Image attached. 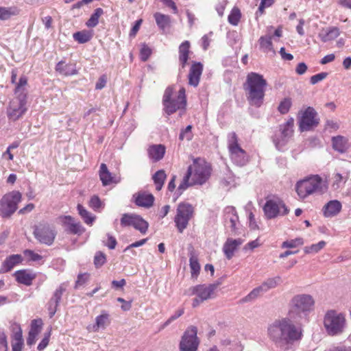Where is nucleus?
I'll list each match as a JSON object with an SVG mask.
<instances>
[{
	"label": "nucleus",
	"instance_id": "nucleus-1",
	"mask_svg": "<svg viewBox=\"0 0 351 351\" xmlns=\"http://www.w3.org/2000/svg\"><path fill=\"white\" fill-rule=\"evenodd\" d=\"M291 319L276 320L268 328L269 337L283 350H289L302 337L301 328L295 326Z\"/></svg>",
	"mask_w": 351,
	"mask_h": 351
},
{
	"label": "nucleus",
	"instance_id": "nucleus-2",
	"mask_svg": "<svg viewBox=\"0 0 351 351\" xmlns=\"http://www.w3.org/2000/svg\"><path fill=\"white\" fill-rule=\"evenodd\" d=\"M210 174L211 167L208 162L200 158L195 159L193 165L189 167L178 190L182 193L191 186L202 185L209 179Z\"/></svg>",
	"mask_w": 351,
	"mask_h": 351
},
{
	"label": "nucleus",
	"instance_id": "nucleus-3",
	"mask_svg": "<svg viewBox=\"0 0 351 351\" xmlns=\"http://www.w3.org/2000/svg\"><path fill=\"white\" fill-rule=\"evenodd\" d=\"M267 86V81L262 75L255 72L247 74L243 88L250 105L261 106L263 102Z\"/></svg>",
	"mask_w": 351,
	"mask_h": 351
},
{
	"label": "nucleus",
	"instance_id": "nucleus-4",
	"mask_svg": "<svg viewBox=\"0 0 351 351\" xmlns=\"http://www.w3.org/2000/svg\"><path fill=\"white\" fill-rule=\"evenodd\" d=\"M27 77L25 76L21 77L14 90L16 97L10 102L7 114L9 119L13 121L22 117L27 111Z\"/></svg>",
	"mask_w": 351,
	"mask_h": 351
},
{
	"label": "nucleus",
	"instance_id": "nucleus-5",
	"mask_svg": "<svg viewBox=\"0 0 351 351\" xmlns=\"http://www.w3.org/2000/svg\"><path fill=\"white\" fill-rule=\"evenodd\" d=\"M315 300L308 294H298L289 302V316L293 319L305 318L314 308Z\"/></svg>",
	"mask_w": 351,
	"mask_h": 351
},
{
	"label": "nucleus",
	"instance_id": "nucleus-6",
	"mask_svg": "<svg viewBox=\"0 0 351 351\" xmlns=\"http://www.w3.org/2000/svg\"><path fill=\"white\" fill-rule=\"evenodd\" d=\"M173 88L169 86L166 88L162 103L164 110L168 114L174 113L177 110H184L186 106V99L184 88H181L176 97H173Z\"/></svg>",
	"mask_w": 351,
	"mask_h": 351
},
{
	"label": "nucleus",
	"instance_id": "nucleus-7",
	"mask_svg": "<svg viewBox=\"0 0 351 351\" xmlns=\"http://www.w3.org/2000/svg\"><path fill=\"white\" fill-rule=\"evenodd\" d=\"M324 326L329 335L342 334L346 327L345 315L335 310L327 311L324 318Z\"/></svg>",
	"mask_w": 351,
	"mask_h": 351
},
{
	"label": "nucleus",
	"instance_id": "nucleus-8",
	"mask_svg": "<svg viewBox=\"0 0 351 351\" xmlns=\"http://www.w3.org/2000/svg\"><path fill=\"white\" fill-rule=\"evenodd\" d=\"M228 147L230 159L234 164L243 167L249 162V156L239 145L237 136L234 132L228 134Z\"/></svg>",
	"mask_w": 351,
	"mask_h": 351
},
{
	"label": "nucleus",
	"instance_id": "nucleus-9",
	"mask_svg": "<svg viewBox=\"0 0 351 351\" xmlns=\"http://www.w3.org/2000/svg\"><path fill=\"white\" fill-rule=\"evenodd\" d=\"M21 199V193L17 191L5 194L0 199V216L3 218L11 217L17 210Z\"/></svg>",
	"mask_w": 351,
	"mask_h": 351
},
{
	"label": "nucleus",
	"instance_id": "nucleus-10",
	"mask_svg": "<svg viewBox=\"0 0 351 351\" xmlns=\"http://www.w3.org/2000/svg\"><path fill=\"white\" fill-rule=\"evenodd\" d=\"M217 286V284L199 285L190 287L185 293L189 296L196 295L192 303L193 307L195 308L204 301L213 298Z\"/></svg>",
	"mask_w": 351,
	"mask_h": 351
},
{
	"label": "nucleus",
	"instance_id": "nucleus-11",
	"mask_svg": "<svg viewBox=\"0 0 351 351\" xmlns=\"http://www.w3.org/2000/svg\"><path fill=\"white\" fill-rule=\"evenodd\" d=\"M266 219H271L288 214L289 210L283 201L278 197H267L263 207Z\"/></svg>",
	"mask_w": 351,
	"mask_h": 351
},
{
	"label": "nucleus",
	"instance_id": "nucleus-12",
	"mask_svg": "<svg viewBox=\"0 0 351 351\" xmlns=\"http://www.w3.org/2000/svg\"><path fill=\"white\" fill-rule=\"evenodd\" d=\"M323 181L319 176H313L298 182L296 191L300 198H305L309 195L320 191Z\"/></svg>",
	"mask_w": 351,
	"mask_h": 351
},
{
	"label": "nucleus",
	"instance_id": "nucleus-13",
	"mask_svg": "<svg viewBox=\"0 0 351 351\" xmlns=\"http://www.w3.org/2000/svg\"><path fill=\"white\" fill-rule=\"evenodd\" d=\"M193 213L194 208L189 203L182 202L178 205L174 221L180 233L187 228L189 221L193 217Z\"/></svg>",
	"mask_w": 351,
	"mask_h": 351
},
{
	"label": "nucleus",
	"instance_id": "nucleus-14",
	"mask_svg": "<svg viewBox=\"0 0 351 351\" xmlns=\"http://www.w3.org/2000/svg\"><path fill=\"white\" fill-rule=\"evenodd\" d=\"M319 123L317 112L312 107H307L299 112V129L301 132L310 131L316 128Z\"/></svg>",
	"mask_w": 351,
	"mask_h": 351
},
{
	"label": "nucleus",
	"instance_id": "nucleus-15",
	"mask_svg": "<svg viewBox=\"0 0 351 351\" xmlns=\"http://www.w3.org/2000/svg\"><path fill=\"white\" fill-rule=\"evenodd\" d=\"M197 328L194 326L187 328L180 343V351H196L199 341L197 337Z\"/></svg>",
	"mask_w": 351,
	"mask_h": 351
},
{
	"label": "nucleus",
	"instance_id": "nucleus-16",
	"mask_svg": "<svg viewBox=\"0 0 351 351\" xmlns=\"http://www.w3.org/2000/svg\"><path fill=\"white\" fill-rule=\"evenodd\" d=\"M294 119L289 118L284 124L280 126V134L274 138V143L278 149L285 146L293 133Z\"/></svg>",
	"mask_w": 351,
	"mask_h": 351
},
{
	"label": "nucleus",
	"instance_id": "nucleus-17",
	"mask_svg": "<svg viewBox=\"0 0 351 351\" xmlns=\"http://www.w3.org/2000/svg\"><path fill=\"white\" fill-rule=\"evenodd\" d=\"M34 234L40 243L51 245L54 241L56 232L50 226L40 224L36 227Z\"/></svg>",
	"mask_w": 351,
	"mask_h": 351
},
{
	"label": "nucleus",
	"instance_id": "nucleus-18",
	"mask_svg": "<svg viewBox=\"0 0 351 351\" xmlns=\"http://www.w3.org/2000/svg\"><path fill=\"white\" fill-rule=\"evenodd\" d=\"M121 224L123 226H132L142 234L146 233L149 226L148 223L141 217L134 214H123L121 219Z\"/></svg>",
	"mask_w": 351,
	"mask_h": 351
},
{
	"label": "nucleus",
	"instance_id": "nucleus-19",
	"mask_svg": "<svg viewBox=\"0 0 351 351\" xmlns=\"http://www.w3.org/2000/svg\"><path fill=\"white\" fill-rule=\"evenodd\" d=\"M224 220L227 227L230 228L232 234H236L239 224V217L234 207L228 206L224 210Z\"/></svg>",
	"mask_w": 351,
	"mask_h": 351
},
{
	"label": "nucleus",
	"instance_id": "nucleus-20",
	"mask_svg": "<svg viewBox=\"0 0 351 351\" xmlns=\"http://www.w3.org/2000/svg\"><path fill=\"white\" fill-rule=\"evenodd\" d=\"M243 243V240L241 239H233L228 238L223 246V252L226 257L230 260L231 259L234 254V252L237 250L238 247Z\"/></svg>",
	"mask_w": 351,
	"mask_h": 351
},
{
	"label": "nucleus",
	"instance_id": "nucleus-21",
	"mask_svg": "<svg viewBox=\"0 0 351 351\" xmlns=\"http://www.w3.org/2000/svg\"><path fill=\"white\" fill-rule=\"evenodd\" d=\"M203 71V66L199 62H195L192 64L189 73V84L191 86L196 87L198 86L200 77Z\"/></svg>",
	"mask_w": 351,
	"mask_h": 351
},
{
	"label": "nucleus",
	"instance_id": "nucleus-22",
	"mask_svg": "<svg viewBox=\"0 0 351 351\" xmlns=\"http://www.w3.org/2000/svg\"><path fill=\"white\" fill-rule=\"evenodd\" d=\"M62 223L67 226L66 231L74 234H82L84 232V228L80 222H77L71 216H64Z\"/></svg>",
	"mask_w": 351,
	"mask_h": 351
},
{
	"label": "nucleus",
	"instance_id": "nucleus-23",
	"mask_svg": "<svg viewBox=\"0 0 351 351\" xmlns=\"http://www.w3.org/2000/svg\"><path fill=\"white\" fill-rule=\"evenodd\" d=\"M99 178L104 186H107L112 183H118L120 178L117 176H113L108 171L106 164L102 163L99 169Z\"/></svg>",
	"mask_w": 351,
	"mask_h": 351
},
{
	"label": "nucleus",
	"instance_id": "nucleus-24",
	"mask_svg": "<svg viewBox=\"0 0 351 351\" xmlns=\"http://www.w3.org/2000/svg\"><path fill=\"white\" fill-rule=\"evenodd\" d=\"M165 147L162 145H153L147 149L149 158L153 162H158L163 158L165 154Z\"/></svg>",
	"mask_w": 351,
	"mask_h": 351
},
{
	"label": "nucleus",
	"instance_id": "nucleus-25",
	"mask_svg": "<svg viewBox=\"0 0 351 351\" xmlns=\"http://www.w3.org/2000/svg\"><path fill=\"white\" fill-rule=\"evenodd\" d=\"M341 209V204L337 200H332L324 207V215L326 217H333L337 215Z\"/></svg>",
	"mask_w": 351,
	"mask_h": 351
},
{
	"label": "nucleus",
	"instance_id": "nucleus-26",
	"mask_svg": "<svg viewBox=\"0 0 351 351\" xmlns=\"http://www.w3.org/2000/svg\"><path fill=\"white\" fill-rule=\"evenodd\" d=\"M189 263L191 270V276L196 278L200 271V265L198 262L195 251L193 247L189 248Z\"/></svg>",
	"mask_w": 351,
	"mask_h": 351
},
{
	"label": "nucleus",
	"instance_id": "nucleus-27",
	"mask_svg": "<svg viewBox=\"0 0 351 351\" xmlns=\"http://www.w3.org/2000/svg\"><path fill=\"white\" fill-rule=\"evenodd\" d=\"M154 197L149 193H140L135 199L136 205L149 208L153 205Z\"/></svg>",
	"mask_w": 351,
	"mask_h": 351
},
{
	"label": "nucleus",
	"instance_id": "nucleus-28",
	"mask_svg": "<svg viewBox=\"0 0 351 351\" xmlns=\"http://www.w3.org/2000/svg\"><path fill=\"white\" fill-rule=\"evenodd\" d=\"M14 276L16 280L21 284L29 286L32 283V280L35 278L36 276L25 270H19L15 272Z\"/></svg>",
	"mask_w": 351,
	"mask_h": 351
},
{
	"label": "nucleus",
	"instance_id": "nucleus-29",
	"mask_svg": "<svg viewBox=\"0 0 351 351\" xmlns=\"http://www.w3.org/2000/svg\"><path fill=\"white\" fill-rule=\"evenodd\" d=\"M56 71L61 75L69 76L77 74L75 66L71 64H65L64 62H59L56 66Z\"/></svg>",
	"mask_w": 351,
	"mask_h": 351
},
{
	"label": "nucleus",
	"instance_id": "nucleus-30",
	"mask_svg": "<svg viewBox=\"0 0 351 351\" xmlns=\"http://www.w3.org/2000/svg\"><path fill=\"white\" fill-rule=\"evenodd\" d=\"M20 14V9L16 6L2 7L0 6V20H9L13 16Z\"/></svg>",
	"mask_w": 351,
	"mask_h": 351
},
{
	"label": "nucleus",
	"instance_id": "nucleus-31",
	"mask_svg": "<svg viewBox=\"0 0 351 351\" xmlns=\"http://www.w3.org/2000/svg\"><path fill=\"white\" fill-rule=\"evenodd\" d=\"M339 34L340 32L339 28L332 27L326 30H322L319 34V37L321 38L322 41L326 43L335 39L339 36Z\"/></svg>",
	"mask_w": 351,
	"mask_h": 351
},
{
	"label": "nucleus",
	"instance_id": "nucleus-32",
	"mask_svg": "<svg viewBox=\"0 0 351 351\" xmlns=\"http://www.w3.org/2000/svg\"><path fill=\"white\" fill-rule=\"evenodd\" d=\"M190 43L187 40L183 42L179 47V61L184 68L189 59Z\"/></svg>",
	"mask_w": 351,
	"mask_h": 351
},
{
	"label": "nucleus",
	"instance_id": "nucleus-33",
	"mask_svg": "<svg viewBox=\"0 0 351 351\" xmlns=\"http://www.w3.org/2000/svg\"><path fill=\"white\" fill-rule=\"evenodd\" d=\"M332 147L337 152L343 153L347 149L348 139L343 136H337L332 138Z\"/></svg>",
	"mask_w": 351,
	"mask_h": 351
},
{
	"label": "nucleus",
	"instance_id": "nucleus-34",
	"mask_svg": "<svg viewBox=\"0 0 351 351\" xmlns=\"http://www.w3.org/2000/svg\"><path fill=\"white\" fill-rule=\"evenodd\" d=\"M109 324V315L103 313L95 318V324L93 326V330L97 332L100 328L105 329Z\"/></svg>",
	"mask_w": 351,
	"mask_h": 351
},
{
	"label": "nucleus",
	"instance_id": "nucleus-35",
	"mask_svg": "<svg viewBox=\"0 0 351 351\" xmlns=\"http://www.w3.org/2000/svg\"><path fill=\"white\" fill-rule=\"evenodd\" d=\"M22 256L19 254H13L8 257L3 262L5 271H10L16 265L22 261Z\"/></svg>",
	"mask_w": 351,
	"mask_h": 351
},
{
	"label": "nucleus",
	"instance_id": "nucleus-36",
	"mask_svg": "<svg viewBox=\"0 0 351 351\" xmlns=\"http://www.w3.org/2000/svg\"><path fill=\"white\" fill-rule=\"evenodd\" d=\"M154 18L157 25L160 29L162 30H164L167 27H168L171 22V19L169 16L161 14L160 12L155 13Z\"/></svg>",
	"mask_w": 351,
	"mask_h": 351
},
{
	"label": "nucleus",
	"instance_id": "nucleus-37",
	"mask_svg": "<svg viewBox=\"0 0 351 351\" xmlns=\"http://www.w3.org/2000/svg\"><path fill=\"white\" fill-rule=\"evenodd\" d=\"M265 293L261 286H258L252 289L246 296L240 300L241 304L252 302L256 299L261 293Z\"/></svg>",
	"mask_w": 351,
	"mask_h": 351
},
{
	"label": "nucleus",
	"instance_id": "nucleus-38",
	"mask_svg": "<svg viewBox=\"0 0 351 351\" xmlns=\"http://www.w3.org/2000/svg\"><path fill=\"white\" fill-rule=\"evenodd\" d=\"M282 282V279L280 276H276L274 278H270L264 281L261 285V287L263 291L267 292L271 289H274Z\"/></svg>",
	"mask_w": 351,
	"mask_h": 351
},
{
	"label": "nucleus",
	"instance_id": "nucleus-39",
	"mask_svg": "<svg viewBox=\"0 0 351 351\" xmlns=\"http://www.w3.org/2000/svg\"><path fill=\"white\" fill-rule=\"evenodd\" d=\"M166 177L167 176L164 170H159L153 176V180L157 191H160L162 188Z\"/></svg>",
	"mask_w": 351,
	"mask_h": 351
},
{
	"label": "nucleus",
	"instance_id": "nucleus-40",
	"mask_svg": "<svg viewBox=\"0 0 351 351\" xmlns=\"http://www.w3.org/2000/svg\"><path fill=\"white\" fill-rule=\"evenodd\" d=\"M103 14L104 10L101 8H98L95 9L94 13L91 14L90 19L86 23V25L88 27H94L97 26L99 23V19Z\"/></svg>",
	"mask_w": 351,
	"mask_h": 351
},
{
	"label": "nucleus",
	"instance_id": "nucleus-41",
	"mask_svg": "<svg viewBox=\"0 0 351 351\" xmlns=\"http://www.w3.org/2000/svg\"><path fill=\"white\" fill-rule=\"evenodd\" d=\"M77 210L81 216V217L84 219V222L86 224H92L93 221L95 219V217L93 216L90 213H89L85 208H84L82 205H77Z\"/></svg>",
	"mask_w": 351,
	"mask_h": 351
},
{
	"label": "nucleus",
	"instance_id": "nucleus-42",
	"mask_svg": "<svg viewBox=\"0 0 351 351\" xmlns=\"http://www.w3.org/2000/svg\"><path fill=\"white\" fill-rule=\"evenodd\" d=\"M92 38V34L88 31H80L73 34V38L79 43H85Z\"/></svg>",
	"mask_w": 351,
	"mask_h": 351
},
{
	"label": "nucleus",
	"instance_id": "nucleus-43",
	"mask_svg": "<svg viewBox=\"0 0 351 351\" xmlns=\"http://www.w3.org/2000/svg\"><path fill=\"white\" fill-rule=\"evenodd\" d=\"M241 16V14L240 10L238 8H233L230 14L228 16V22L232 25H237L240 19Z\"/></svg>",
	"mask_w": 351,
	"mask_h": 351
},
{
	"label": "nucleus",
	"instance_id": "nucleus-44",
	"mask_svg": "<svg viewBox=\"0 0 351 351\" xmlns=\"http://www.w3.org/2000/svg\"><path fill=\"white\" fill-rule=\"evenodd\" d=\"M304 241L302 238H296L289 241H285L282 243L283 248H294L303 245Z\"/></svg>",
	"mask_w": 351,
	"mask_h": 351
},
{
	"label": "nucleus",
	"instance_id": "nucleus-45",
	"mask_svg": "<svg viewBox=\"0 0 351 351\" xmlns=\"http://www.w3.org/2000/svg\"><path fill=\"white\" fill-rule=\"evenodd\" d=\"M325 245H326V242L324 241H321L316 244H313L311 246L305 247L304 250L305 253H306V254L317 253L320 250L324 248Z\"/></svg>",
	"mask_w": 351,
	"mask_h": 351
},
{
	"label": "nucleus",
	"instance_id": "nucleus-46",
	"mask_svg": "<svg viewBox=\"0 0 351 351\" xmlns=\"http://www.w3.org/2000/svg\"><path fill=\"white\" fill-rule=\"evenodd\" d=\"M291 104L292 102L290 98H285L282 101H280L278 109L281 114H287L289 112Z\"/></svg>",
	"mask_w": 351,
	"mask_h": 351
},
{
	"label": "nucleus",
	"instance_id": "nucleus-47",
	"mask_svg": "<svg viewBox=\"0 0 351 351\" xmlns=\"http://www.w3.org/2000/svg\"><path fill=\"white\" fill-rule=\"evenodd\" d=\"M271 38H272V36L270 35L261 36L259 39L261 47L264 48L265 49L271 50V49H272Z\"/></svg>",
	"mask_w": 351,
	"mask_h": 351
},
{
	"label": "nucleus",
	"instance_id": "nucleus-48",
	"mask_svg": "<svg viewBox=\"0 0 351 351\" xmlns=\"http://www.w3.org/2000/svg\"><path fill=\"white\" fill-rule=\"evenodd\" d=\"M193 138L192 126L188 125L185 129L182 130L179 135L180 141H191Z\"/></svg>",
	"mask_w": 351,
	"mask_h": 351
},
{
	"label": "nucleus",
	"instance_id": "nucleus-49",
	"mask_svg": "<svg viewBox=\"0 0 351 351\" xmlns=\"http://www.w3.org/2000/svg\"><path fill=\"white\" fill-rule=\"evenodd\" d=\"M66 291V286L62 284L54 292L52 298H51L56 303V304H59V302L61 300L62 295L63 293Z\"/></svg>",
	"mask_w": 351,
	"mask_h": 351
},
{
	"label": "nucleus",
	"instance_id": "nucleus-50",
	"mask_svg": "<svg viewBox=\"0 0 351 351\" xmlns=\"http://www.w3.org/2000/svg\"><path fill=\"white\" fill-rule=\"evenodd\" d=\"M43 326V321L40 319H34L31 323V328L29 332L38 335Z\"/></svg>",
	"mask_w": 351,
	"mask_h": 351
},
{
	"label": "nucleus",
	"instance_id": "nucleus-51",
	"mask_svg": "<svg viewBox=\"0 0 351 351\" xmlns=\"http://www.w3.org/2000/svg\"><path fill=\"white\" fill-rule=\"evenodd\" d=\"M325 130L329 132L337 131L339 128V123L335 120H326L325 123Z\"/></svg>",
	"mask_w": 351,
	"mask_h": 351
},
{
	"label": "nucleus",
	"instance_id": "nucleus-52",
	"mask_svg": "<svg viewBox=\"0 0 351 351\" xmlns=\"http://www.w3.org/2000/svg\"><path fill=\"white\" fill-rule=\"evenodd\" d=\"M184 313V309L180 308L178 310L174 315H171L161 326V328L163 329L165 327H167L168 325H169L172 322L180 317L181 315H182Z\"/></svg>",
	"mask_w": 351,
	"mask_h": 351
},
{
	"label": "nucleus",
	"instance_id": "nucleus-53",
	"mask_svg": "<svg viewBox=\"0 0 351 351\" xmlns=\"http://www.w3.org/2000/svg\"><path fill=\"white\" fill-rule=\"evenodd\" d=\"M106 262V256L104 253L98 252L96 253L94 259V263L96 267H101Z\"/></svg>",
	"mask_w": 351,
	"mask_h": 351
},
{
	"label": "nucleus",
	"instance_id": "nucleus-54",
	"mask_svg": "<svg viewBox=\"0 0 351 351\" xmlns=\"http://www.w3.org/2000/svg\"><path fill=\"white\" fill-rule=\"evenodd\" d=\"M327 75L328 73L326 72L317 73L316 75H313L311 77L310 82L312 84H315L319 82H321L322 80H324L327 77Z\"/></svg>",
	"mask_w": 351,
	"mask_h": 351
},
{
	"label": "nucleus",
	"instance_id": "nucleus-55",
	"mask_svg": "<svg viewBox=\"0 0 351 351\" xmlns=\"http://www.w3.org/2000/svg\"><path fill=\"white\" fill-rule=\"evenodd\" d=\"M89 206L95 210L98 209L101 206V202L98 196H93L89 202Z\"/></svg>",
	"mask_w": 351,
	"mask_h": 351
},
{
	"label": "nucleus",
	"instance_id": "nucleus-56",
	"mask_svg": "<svg viewBox=\"0 0 351 351\" xmlns=\"http://www.w3.org/2000/svg\"><path fill=\"white\" fill-rule=\"evenodd\" d=\"M24 254L26 256H27L31 261H38L41 260L42 256L36 253H34L33 251L27 250L24 252Z\"/></svg>",
	"mask_w": 351,
	"mask_h": 351
},
{
	"label": "nucleus",
	"instance_id": "nucleus-57",
	"mask_svg": "<svg viewBox=\"0 0 351 351\" xmlns=\"http://www.w3.org/2000/svg\"><path fill=\"white\" fill-rule=\"evenodd\" d=\"M151 49L147 46L144 45L141 50V58L143 61H146L150 56Z\"/></svg>",
	"mask_w": 351,
	"mask_h": 351
},
{
	"label": "nucleus",
	"instance_id": "nucleus-58",
	"mask_svg": "<svg viewBox=\"0 0 351 351\" xmlns=\"http://www.w3.org/2000/svg\"><path fill=\"white\" fill-rule=\"evenodd\" d=\"M334 182H333V186H336V188H339V185L341 182H345L347 180V178L346 177H343L341 174L340 173H336L335 176H334Z\"/></svg>",
	"mask_w": 351,
	"mask_h": 351
},
{
	"label": "nucleus",
	"instance_id": "nucleus-59",
	"mask_svg": "<svg viewBox=\"0 0 351 351\" xmlns=\"http://www.w3.org/2000/svg\"><path fill=\"white\" fill-rule=\"evenodd\" d=\"M107 83V76L106 75H102L97 82L95 84V88L97 90H101L104 88Z\"/></svg>",
	"mask_w": 351,
	"mask_h": 351
},
{
	"label": "nucleus",
	"instance_id": "nucleus-60",
	"mask_svg": "<svg viewBox=\"0 0 351 351\" xmlns=\"http://www.w3.org/2000/svg\"><path fill=\"white\" fill-rule=\"evenodd\" d=\"M274 2V0H261L258 7V12H260L261 14H263L264 12V10L272 5Z\"/></svg>",
	"mask_w": 351,
	"mask_h": 351
},
{
	"label": "nucleus",
	"instance_id": "nucleus-61",
	"mask_svg": "<svg viewBox=\"0 0 351 351\" xmlns=\"http://www.w3.org/2000/svg\"><path fill=\"white\" fill-rule=\"evenodd\" d=\"M58 306V304H56L53 300L51 299L49 300L48 304V311L50 318H51L56 313Z\"/></svg>",
	"mask_w": 351,
	"mask_h": 351
},
{
	"label": "nucleus",
	"instance_id": "nucleus-62",
	"mask_svg": "<svg viewBox=\"0 0 351 351\" xmlns=\"http://www.w3.org/2000/svg\"><path fill=\"white\" fill-rule=\"evenodd\" d=\"M147 239H141L140 241H136V242L130 244V245H128L124 250V252H127V251L131 250L133 247H137L142 246L143 245H144L147 242Z\"/></svg>",
	"mask_w": 351,
	"mask_h": 351
},
{
	"label": "nucleus",
	"instance_id": "nucleus-63",
	"mask_svg": "<svg viewBox=\"0 0 351 351\" xmlns=\"http://www.w3.org/2000/svg\"><path fill=\"white\" fill-rule=\"evenodd\" d=\"M117 301L122 303L121 309L124 311H129L132 307V302H127L122 298H118Z\"/></svg>",
	"mask_w": 351,
	"mask_h": 351
},
{
	"label": "nucleus",
	"instance_id": "nucleus-64",
	"mask_svg": "<svg viewBox=\"0 0 351 351\" xmlns=\"http://www.w3.org/2000/svg\"><path fill=\"white\" fill-rule=\"evenodd\" d=\"M117 245V240L116 239L110 236V234H108V242L106 243V245H107L110 249L112 250L114 249Z\"/></svg>",
	"mask_w": 351,
	"mask_h": 351
}]
</instances>
